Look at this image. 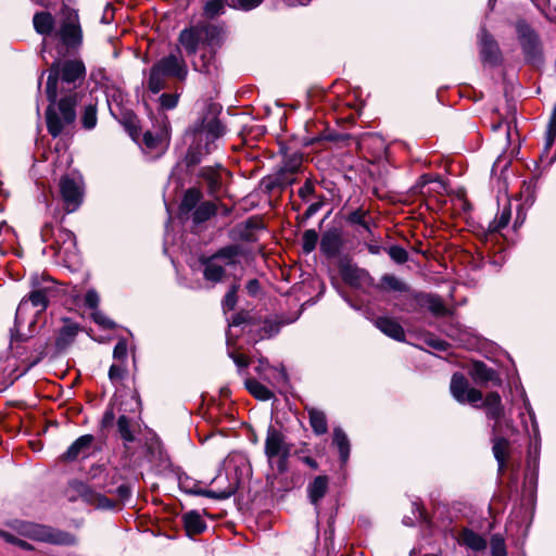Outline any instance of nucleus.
Here are the masks:
<instances>
[{
	"instance_id": "obj_1",
	"label": "nucleus",
	"mask_w": 556,
	"mask_h": 556,
	"mask_svg": "<svg viewBox=\"0 0 556 556\" xmlns=\"http://www.w3.org/2000/svg\"><path fill=\"white\" fill-rule=\"evenodd\" d=\"M86 76V67L80 60H58L48 70L46 94L48 100L58 99L59 96L77 94V88L83 84Z\"/></svg>"
},
{
	"instance_id": "obj_2",
	"label": "nucleus",
	"mask_w": 556,
	"mask_h": 556,
	"mask_svg": "<svg viewBox=\"0 0 556 556\" xmlns=\"http://www.w3.org/2000/svg\"><path fill=\"white\" fill-rule=\"evenodd\" d=\"M78 103L77 94L63 96L59 101L49 100L46 112V122L49 134L56 138L66 126L72 125L76 119L75 106Z\"/></svg>"
},
{
	"instance_id": "obj_3",
	"label": "nucleus",
	"mask_w": 556,
	"mask_h": 556,
	"mask_svg": "<svg viewBox=\"0 0 556 556\" xmlns=\"http://www.w3.org/2000/svg\"><path fill=\"white\" fill-rule=\"evenodd\" d=\"M188 68L185 60L175 53L159 60L150 70L148 89L157 93L166 87L167 77H176L184 80L187 77Z\"/></svg>"
},
{
	"instance_id": "obj_4",
	"label": "nucleus",
	"mask_w": 556,
	"mask_h": 556,
	"mask_svg": "<svg viewBox=\"0 0 556 556\" xmlns=\"http://www.w3.org/2000/svg\"><path fill=\"white\" fill-rule=\"evenodd\" d=\"M242 249L238 244H230L219 249L211 256L201 258L203 265V277L206 281L220 282L226 274V267L236 266Z\"/></svg>"
},
{
	"instance_id": "obj_5",
	"label": "nucleus",
	"mask_w": 556,
	"mask_h": 556,
	"mask_svg": "<svg viewBox=\"0 0 556 556\" xmlns=\"http://www.w3.org/2000/svg\"><path fill=\"white\" fill-rule=\"evenodd\" d=\"M31 290L28 295L24 296L16 309V315H23L27 312L28 306H33L36 313L47 309L49 301L56 293L54 281L50 278L34 275L30 278Z\"/></svg>"
},
{
	"instance_id": "obj_6",
	"label": "nucleus",
	"mask_w": 556,
	"mask_h": 556,
	"mask_svg": "<svg viewBox=\"0 0 556 556\" xmlns=\"http://www.w3.org/2000/svg\"><path fill=\"white\" fill-rule=\"evenodd\" d=\"M265 455L271 467L276 466L279 472L287 470V459L290 455V445L286 442L282 432L269 427L265 440Z\"/></svg>"
},
{
	"instance_id": "obj_7",
	"label": "nucleus",
	"mask_w": 556,
	"mask_h": 556,
	"mask_svg": "<svg viewBox=\"0 0 556 556\" xmlns=\"http://www.w3.org/2000/svg\"><path fill=\"white\" fill-rule=\"evenodd\" d=\"M62 15L60 26L54 33V38L67 50L77 49L83 41L78 13L75 10L65 9Z\"/></svg>"
},
{
	"instance_id": "obj_8",
	"label": "nucleus",
	"mask_w": 556,
	"mask_h": 556,
	"mask_svg": "<svg viewBox=\"0 0 556 556\" xmlns=\"http://www.w3.org/2000/svg\"><path fill=\"white\" fill-rule=\"evenodd\" d=\"M59 187L66 212H75L80 206L84 197L81 175L77 172L63 175L60 179Z\"/></svg>"
},
{
	"instance_id": "obj_9",
	"label": "nucleus",
	"mask_w": 556,
	"mask_h": 556,
	"mask_svg": "<svg viewBox=\"0 0 556 556\" xmlns=\"http://www.w3.org/2000/svg\"><path fill=\"white\" fill-rule=\"evenodd\" d=\"M21 532L29 539L58 545H73L76 542L74 535L67 532L33 522L22 523Z\"/></svg>"
},
{
	"instance_id": "obj_10",
	"label": "nucleus",
	"mask_w": 556,
	"mask_h": 556,
	"mask_svg": "<svg viewBox=\"0 0 556 556\" xmlns=\"http://www.w3.org/2000/svg\"><path fill=\"white\" fill-rule=\"evenodd\" d=\"M516 31L527 61L531 63L541 62L543 52L538 34L522 21L516 24Z\"/></svg>"
},
{
	"instance_id": "obj_11",
	"label": "nucleus",
	"mask_w": 556,
	"mask_h": 556,
	"mask_svg": "<svg viewBox=\"0 0 556 556\" xmlns=\"http://www.w3.org/2000/svg\"><path fill=\"white\" fill-rule=\"evenodd\" d=\"M56 255L65 263L77 264L79 261L76 237L63 227H58L52 232Z\"/></svg>"
},
{
	"instance_id": "obj_12",
	"label": "nucleus",
	"mask_w": 556,
	"mask_h": 556,
	"mask_svg": "<svg viewBox=\"0 0 556 556\" xmlns=\"http://www.w3.org/2000/svg\"><path fill=\"white\" fill-rule=\"evenodd\" d=\"M450 391L452 396L458 403H469L475 407H480L477 403L482 401V393L479 390L469 387V383L463 374L456 372L452 376Z\"/></svg>"
},
{
	"instance_id": "obj_13",
	"label": "nucleus",
	"mask_w": 556,
	"mask_h": 556,
	"mask_svg": "<svg viewBox=\"0 0 556 556\" xmlns=\"http://www.w3.org/2000/svg\"><path fill=\"white\" fill-rule=\"evenodd\" d=\"M168 147V134L165 127L156 132L147 130L143 134L142 150L151 159L162 155Z\"/></svg>"
},
{
	"instance_id": "obj_14",
	"label": "nucleus",
	"mask_w": 556,
	"mask_h": 556,
	"mask_svg": "<svg viewBox=\"0 0 556 556\" xmlns=\"http://www.w3.org/2000/svg\"><path fill=\"white\" fill-rule=\"evenodd\" d=\"M225 134L223 124L217 118H212L194 131V140L205 141V152L211 151V144Z\"/></svg>"
},
{
	"instance_id": "obj_15",
	"label": "nucleus",
	"mask_w": 556,
	"mask_h": 556,
	"mask_svg": "<svg viewBox=\"0 0 556 556\" xmlns=\"http://www.w3.org/2000/svg\"><path fill=\"white\" fill-rule=\"evenodd\" d=\"M480 56L484 64L496 65L501 60V52L497 42L493 37L481 29L479 35Z\"/></svg>"
},
{
	"instance_id": "obj_16",
	"label": "nucleus",
	"mask_w": 556,
	"mask_h": 556,
	"mask_svg": "<svg viewBox=\"0 0 556 556\" xmlns=\"http://www.w3.org/2000/svg\"><path fill=\"white\" fill-rule=\"evenodd\" d=\"M77 492L81 496L83 501L87 504L94 506L99 509H113L116 503L105 495L93 490L90 485L85 483H78L76 486Z\"/></svg>"
},
{
	"instance_id": "obj_17",
	"label": "nucleus",
	"mask_w": 556,
	"mask_h": 556,
	"mask_svg": "<svg viewBox=\"0 0 556 556\" xmlns=\"http://www.w3.org/2000/svg\"><path fill=\"white\" fill-rule=\"evenodd\" d=\"M94 441L92 434H84L76 439L62 455V459L66 462H73L77 458H85L90 455L91 447Z\"/></svg>"
},
{
	"instance_id": "obj_18",
	"label": "nucleus",
	"mask_w": 556,
	"mask_h": 556,
	"mask_svg": "<svg viewBox=\"0 0 556 556\" xmlns=\"http://www.w3.org/2000/svg\"><path fill=\"white\" fill-rule=\"evenodd\" d=\"M342 245V236L338 229H329L323 233L320 240V251L326 257H336L340 253Z\"/></svg>"
},
{
	"instance_id": "obj_19",
	"label": "nucleus",
	"mask_w": 556,
	"mask_h": 556,
	"mask_svg": "<svg viewBox=\"0 0 556 556\" xmlns=\"http://www.w3.org/2000/svg\"><path fill=\"white\" fill-rule=\"evenodd\" d=\"M200 27H190L180 31L179 45L186 50L188 55H194L198 51V47L202 41Z\"/></svg>"
},
{
	"instance_id": "obj_20",
	"label": "nucleus",
	"mask_w": 556,
	"mask_h": 556,
	"mask_svg": "<svg viewBox=\"0 0 556 556\" xmlns=\"http://www.w3.org/2000/svg\"><path fill=\"white\" fill-rule=\"evenodd\" d=\"M375 326L386 336L396 341L405 340V332L403 327L391 317H378L375 320Z\"/></svg>"
},
{
	"instance_id": "obj_21",
	"label": "nucleus",
	"mask_w": 556,
	"mask_h": 556,
	"mask_svg": "<svg viewBox=\"0 0 556 556\" xmlns=\"http://www.w3.org/2000/svg\"><path fill=\"white\" fill-rule=\"evenodd\" d=\"M182 522L188 536L204 532L207 528L205 520L197 510H190L182 515Z\"/></svg>"
},
{
	"instance_id": "obj_22",
	"label": "nucleus",
	"mask_w": 556,
	"mask_h": 556,
	"mask_svg": "<svg viewBox=\"0 0 556 556\" xmlns=\"http://www.w3.org/2000/svg\"><path fill=\"white\" fill-rule=\"evenodd\" d=\"M482 406L485 408L488 418L495 420V422H498L504 415L502 399L497 392H490L485 396Z\"/></svg>"
},
{
	"instance_id": "obj_23",
	"label": "nucleus",
	"mask_w": 556,
	"mask_h": 556,
	"mask_svg": "<svg viewBox=\"0 0 556 556\" xmlns=\"http://www.w3.org/2000/svg\"><path fill=\"white\" fill-rule=\"evenodd\" d=\"M417 304L427 307L434 315H445L447 309L441 298L434 294L418 293L415 295Z\"/></svg>"
},
{
	"instance_id": "obj_24",
	"label": "nucleus",
	"mask_w": 556,
	"mask_h": 556,
	"mask_svg": "<svg viewBox=\"0 0 556 556\" xmlns=\"http://www.w3.org/2000/svg\"><path fill=\"white\" fill-rule=\"evenodd\" d=\"M33 24L35 30L42 36L54 37V25L55 21L49 12H37L33 17Z\"/></svg>"
},
{
	"instance_id": "obj_25",
	"label": "nucleus",
	"mask_w": 556,
	"mask_h": 556,
	"mask_svg": "<svg viewBox=\"0 0 556 556\" xmlns=\"http://www.w3.org/2000/svg\"><path fill=\"white\" fill-rule=\"evenodd\" d=\"M255 370L270 382L285 383L287 381L286 370L283 368L270 367L266 359H260Z\"/></svg>"
},
{
	"instance_id": "obj_26",
	"label": "nucleus",
	"mask_w": 556,
	"mask_h": 556,
	"mask_svg": "<svg viewBox=\"0 0 556 556\" xmlns=\"http://www.w3.org/2000/svg\"><path fill=\"white\" fill-rule=\"evenodd\" d=\"M124 100L125 94L119 89L113 87L106 89V102L109 110L115 118H118L119 116H127V113H124L123 110Z\"/></svg>"
},
{
	"instance_id": "obj_27",
	"label": "nucleus",
	"mask_w": 556,
	"mask_h": 556,
	"mask_svg": "<svg viewBox=\"0 0 556 556\" xmlns=\"http://www.w3.org/2000/svg\"><path fill=\"white\" fill-rule=\"evenodd\" d=\"M78 330L77 324L66 320L56 334V348L63 350L68 346L75 340Z\"/></svg>"
},
{
	"instance_id": "obj_28",
	"label": "nucleus",
	"mask_w": 556,
	"mask_h": 556,
	"mask_svg": "<svg viewBox=\"0 0 556 556\" xmlns=\"http://www.w3.org/2000/svg\"><path fill=\"white\" fill-rule=\"evenodd\" d=\"M343 280L353 287H358L367 277L368 274L354 265H345L341 268Z\"/></svg>"
},
{
	"instance_id": "obj_29",
	"label": "nucleus",
	"mask_w": 556,
	"mask_h": 556,
	"mask_svg": "<svg viewBox=\"0 0 556 556\" xmlns=\"http://www.w3.org/2000/svg\"><path fill=\"white\" fill-rule=\"evenodd\" d=\"M306 410L313 431L318 435L325 434L328 431V424L325 413L315 407H307Z\"/></svg>"
},
{
	"instance_id": "obj_30",
	"label": "nucleus",
	"mask_w": 556,
	"mask_h": 556,
	"mask_svg": "<svg viewBox=\"0 0 556 556\" xmlns=\"http://www.w3.org/2000/svg\"><path fill=\"white\" fill-rule=\"evenodd\" d=\"M494 457L498 465V471L502 472L506 466V458L509 451V442L505 438H495L492 447Z\"/></svg>"
},
{
	"instance_id": "obj_31",
	"label": "nucleus",
	"mask_w": 556,
	"mask_h": 556,
	"mask_svg": "<svg viewBox=\"0 0 556 556\" xmlns=\"http://www.w3.org/2000/svg\"><path fill=\"white\" fill-rule=\"evenodd\" d=\"M328 489V479L324 476H318L314 479V481L308 485V496L311 502L314 505H317L318 502L325 496Z\"/></svg>"
},
{
	"instance_id": "obj_32",
	"label": "nucleus",
	"mask_w": 556,
	"mask_h": 556,
	"mask_svg": "<svg viewBox=\"0 0 556 556\" xmlns=\"http://www.w3.org/2000/svg\"><path fill=\"white\" fill-rule=\"evenodd\" d=\"M459 542L472 551H482L486 547L485 540L480 534L468 529L462 532Z\"/></svg>"
},
{
	"instance_id": "obj_33",
	"label": "nucleus",
	"mask_w": 556,
	"mask_h": 556,
	"mask_svg": "<svg viewBox=\"0 0 556 556\" xmlns=\"http://www.w3.org/2000/svg\"><path fill=\"white\" fill-rule=\"evenodd\" d=\"M200 31L203 45H206L210 48H214L219 45L223 36V29L220 27L215 25H204L200 27Z\"/></svg>"
},
{
	"instance_id": "obj_34",
	"label": "nucleus",
	"mask_w": 556,
	"mask_h": 556,
	"mask_svg": "<svg viewBox=\"0 0 556 556\" xmlns=\"http://www.w3.org/2000/svg\"><path fill=\"white\" fill-rule=\"evenodd\" d=\"M182 488L185 489L186 492H188L190 494L201 495V496H205V497H208V498H215V500L228 498L235 492L233 488H228L227 490L219 491V492H216V491H213V490L202 489V488H200L198 485H194L191 489H187V486H185V485H182Z\"/></svg>"
},
{
	"instance_id": "obj_35",
	"label": "nucleus",
	"mask_w": 556,
	"mask_h": 556,
	"mask_svg": "<svg viewBox=\"0 0 556 556\" xmlns=\"http://www.w3.org/2000/svg\"><path fill=\"white\" fill-rule=\"evenodd\" d=\"M510 218H511V207H510V204L507 203L501 208L498 215L494 218V220L490 223L489 231L490 232L501 231L502 229H504L505 227L508 226Z\"/></svg>"
},
{
	"instance_id": "obj_36",
	"label": "nucleus",
	"mask_w": 556,
	"mask_h": 556,
	"mask_svg": "<svg viewBox=\"0 0 556 556\" xmlns=\"http://www.w3.org/2000/svg\"><path fill=\"white\" fill-rule=\"evenodd\" d=\"M333 443L339 450L341 462L345 464L350 455V442L342 429L336 428L333 430Z\"/></svg>"
},
{
	"instance_id": "obj_37",
	"label": "nucleus",
	"mask_w": 556,
	"mask_h": 556,
	"mask_svg": "<svg viewBox=\"0 0 556 556\" xmlns=\"http://www.w3.org/2000/svg\"><path fill=\"white\" fill-rule=\"evenodd\" d=\"M245 387L248 391L257 400L268 401L274 396V393L267 387L255 379H247Z\"/></svg>"
},
{
	"instance_id": "obj_38",
	"label": "nucleus",
	"mask_w": 556,
	"mask_h": 556,
	"mask_svg": "<svg viewBox=\"0 0 556 556\" xmlns=\"http://www.w3.org/2000/svg\"><path fill=\"white\" fill-rule=\"evenodd\" d=\"M192 65L197 72L205 74L211 73L212 68L215 67L213 53L211 51L202 52L194 58Z\"/></svg>"
},
{
	"instance_id": "obj_39",
	"label": "nucleus",
	"mask_w": 556,
	"mask_h": 556,
	"mask_svg": "<svg viewBox=\"0 0 556 556\" xmlns=\"http://www.w3.org/2000/svg\"><path fill=\"white\" fill-rule=\"evenodd\" d=\"M472 378L478 383L488 382L494 380L496 378V374L485 364L478 362L473 364Z\"/></svg>"
},
{
	"instance_id": "obj_40",
	"label": "nucleus",
	"mask_w": 556,
	"mask_h": 556,
	"mask_svg": "<svg viewBox=\"0 0 556 556\" xmlns=\"http://www.w3.org/2000/svg\"><path fill=\"white\" fill-rule=\"evenodd\" d=\"M216 214V205L213 202H204L199 205L193 212V222L201 224L210 219Z\"/></svg>"
},
{
	"instance_id": "obj_41",
	"label": "nucleus",
	"mask_w": 556,
	"mask_h": 556,
	"mask_svg": "<svg viewBox=\"0 0 556 556\" xmlns=\"http://www.w3.org/2000/svg\"><path fill=\"white\" fill-rule=\"evenodd\" d=\"M200 176L206 180L211 193H216L220 188L219 173L213 167H203L200 170Z\"/></svg>"
},
{
	"instance_id": "obj_42",
	"label": "nucleus",
	"mask_w": 556,
	"mask_h": 556,
	"mask_svg": "<svg viewBox=\"0 0 556 556\" xmlns=\"http://www.w3.org/2000/svg\"><path fill=\"white\" fill-rule=\"evenodd\" d=\"M228 0H206L203 11L204 15L208 18H214L225 13Z\"/></svg>"
},
{
	"instance_id": "obj_43",
	"label": "nucleus",
	"mask_w": 556,
	"mask_h": 556,
	"mask_svg": "<svg viewBox=\"0 0 556 556\" xmlns=\"http://www.w3.org/2000/svg\"><path fill=\"white\" fill-rule=\"evenodd\" d=\"M201 142L197 141V143H193L187 154H186V163L187 166H194L201 162V159L203 155L207 154L208 152H205V146L201 147Z\"/></svg>"
},
{
	"instance_id": "obj_44",
	"label": "nucleus",
	"mask_w": 556,
	"mask_h": 556,
	"mask_svg": "<svg viewBox=\"0 0 556 556\" xmlns=\"http://www.w3.org/2000/svg\"><path fill=\"white\" fill-rule=\"evenodd\" d=\"M348 222L351 224H354V225L362 226L364 228V230L367 231L368 233L371 232L369 215H368V212H366V211L356 210V211L352 212L348 216Z\"/></svg>"
},
{
	"instance_id": "obj_45",
	"label": "nucleus",
	"mask_w": 556,
	"mask_h": 556,
	"mask_svg": "<svg viewBox=\"0 0 556 556\" xmlns=\"http://www.w3.org/2000/svg\"><path fill=\"white\" fill-rule=\"evenodd\" d=\"M381 282L386 288L393 291L406 292L408 290L407 285L394 275H383Z\"/></svg>"
},
{
	"instance_id": "obj_46",
	"label": "nucleus",
	"mask_w": 556,
	"mask_h": 556,
	"mask_svg": "<svg viewBox=\"0 0 556 556\" xmlns=\"http://www.w3.org/2000/svg\"><path fill=\"white\" fill-rule=\"evenodd\" d=\"M318 242V233L315 229H307L302 236V248L306 254L316 249Z\"/></svg>"
},
{
	"instance_id": "obj_47",
	"label": "nucleus",
	"mask_w": 556,
	"mask_h": 556,
	"mask_svg": "<svg viewBox=\"0 0 556 556\" xmlns=\"http://www.w3.org/2000/svg\"><path fill=\"white\" fill-rule=\"evenodd\" d=\"M97 109L93 104H88L85 106L83 116H81V123L84 128L90 130L93 129L97 125Z\"/></svg>"
},
{
	"instance_id": "obj_48",
	"label": "nucleus",
	"mask_w": 556,
	"mask_h": 556,
	"mask_svg": "<svg viewBox=\"0 0 556 556\" xmlns=\"http://www.w3.org/2000/svg\"><path fill=\"white\" fill-rule=\"evenodd\" d=\"M117 428H118V432H119L122 439L125 442H132L135 440V437L130 429V420L127 416H125V415L119 416V418L117 420Z\"/></svg>"
},
{
	"instance_id": "obj_49",
	"label": "nucleus",
	"mask_w": 556,
	"mask_h": 556,
	"mask_svg": "<svg viewBox=\"0 0 556 556\" xmlns=\"http://www.w3.org/2000/svg\"><path fill=\"white\" fill-rule=\"evenodd\" d=\"M201 199V192L198 189H189L182 199L181 207L185 211H191Z\"/></svg>"
},
{
	"instance_id": "obj_50",
	"label": "nucleus",
	"mask_w": 556,
	"mask_h": 556,
	"mask_svg": "<svg viewBox=\"0 0 556 556\" xmlns=\"http://www.w3.org/2000/svg\"><path fill=\"white\" fill-rule=\"evenodd\" d=\"M279 329H280V327H279L278 323L270 320V319H266L263 323V326L260 328V333L257 336V339L263 340V339L271 338L273 336H275L279 332Z\"/></svg>"
},
{
	"instance_id": "obj_51",
	"label": "nucleus",
	"mask_w": 556,
	"mask_h": 556,
	"mask_svg": "<svg viewBox=\"0 0 556 556\" xmlns=\"http://www.w3.org/2000/svg\"><path fill=\"white\" fill-rule=\"evenodd\" d=\"M263 0H228V7L235 10L250 11L257 8Z\"/></svg>"
},
{
	"instance_id": "obj_52",
	"label": "nucleus",
	"mask_w": 556,
	"mask_h": 556,
	"mask_svg": "<svg viewBox=\"0 0 556 556\" xmlns=\"http://www.w3.org/2000/svg\"><path fill=\"white\" fill-rule=\"evenodd\" d=\"M492 556H507L504 539L500 535H493L491 539Z\"/></svg>"
},
{
	"instance_id": "obj_53",
	"label": "nucleus",
	"mask_w": 556,
	"mask_h": 556,
	"mask_svg": "<svg viewBox=\"0 0 556 556\" xmlns=\"http://www.w3.org/2000/svg\"><path fill=\"white\" fill-rule=\"evenodd\" d=\"M388 254L397 264H403L408 260L407 251L400 245H392L389 249Z\"/></svg>"
},
{
	"instance_id": "obj_54",
	"label": "nucleus",
	"mask_w": 556,
	"mask_h": 556,
	"mask_svg": "<svg viewBox=\"0 0 556 556\" xmlns=\"http://www.w3.org/2000/svg\"><path fill=\"white\" fill-rule=\"evenodd\" d=\"M302 163L301 156L294 154L290 156L283 164L282 170L288 173H295L299 170Z\"/></svg>"
},
{
	"instance_id": "obj_55",
	"label": "nucleus",
	"mask_w": 556,
	"mask_h": 556,
	"mask_svg": "<svg viewBox=\"0 0 556 556\" xmlns=\"http://www.w3.org/2000/svg\"><path fill=\"white\" fill-rule=\"evenodd\" d=\"M113 357L118 362H124L127 357V342L119 340L114 348Z\"/></svg>"
},
{
	"instance_id": "obj_56",
	"label": "nucleus",
	"mask_w": 556,
	"mask_h": 556,
	"mask_svg": "<svg viewBox=\"0 0 556 556\" xmlns=\"http://www.w3.org/2000/svg\"><path fill=\"white\" fill-rule=\"evenodd\" d=\"M160 103L163 109L172 110L178 103V97L176 94L163 93L160 97Z\"/></svg>"
},
{
	"instance_id": "obj_57",
	"label": "nucleus",
	"mask_w": 556,
	"mask_h": 556,
	"mask_svg": "<svg viewBox=\"0 0 556 556\" xmlns=\"http://www.w3.org/2000/svg\"><path fill=\"white\" fill-rule=\"evenodd\" d=\"M84 302L85 305L88 306L89 308L96 309L100 302L98 292L93 289L88 290L87 293L85 294Z\"/></svg>"
},
{
	"instance_id": "obj_58",
	"label": "nucleus",
	"mask_w": 556,
	"mask_h": 556,
	"mask_svg": "<svg viewBox=\"0 0 556 556\" xmlns=\"http://www.w3.org/2000/svg\"><path fill=\"white\" fill-rule=\"evenodd\" d=\"M237 303V287L232 286L231 289L226 293L223 305L227 309H233Z\"/></svg>"
},
{
	"instance_id": "obj_59",
	"label": "nucleus",
	"mask_w": 556,
	"mask_h": 556,
	"mask_svg": "<svg viewBox=\"0 0 556 556\" xmlns=\"http://www.w3.org/2000/svg\"><path fill=\"white\" fill-rule=\"evenodd\" d=\"M125 374V366L123 364H113L109 370V378L111 381L121 380Z\"/></svg>"
},
{
	"instance_id": "obj_60",
	"label": "nucleus",
	"mask_w": 556,
	"mask_h": 556,
	"mask_svg": "<svg viewBox=\"0 0 556 556\" xmlns=\"http://www.w3.org/2000/svg\"><path fill=\"white\" fill-rule=\"evenodd\" d=\"M92 317H93V320L102 326L103 328H108V329H111L114 327V323L112 320H110L108 317H105L101 312L99 311H96L93 312L92 314Z\"/></svg>"
},
{
	"instance_id": "obj_61",
	"label": "nucleus",
	"mask_w": 556,
	"mask_h": 556,
	"mask_svg": "<svg viewBox=\"0 0 556 556\" xmlns=\"http://www.w3.org/2000/svg\"><path fill=\"white\" fill-rule=\"evenodd\" d=\"M229 356L233 359L239 369L247 368L250 364L249 358L243 354H235L233 352H229Z\"/></svg>"
},
{
	"instance_id": "obj_62",
	"label": "nucleus",
	"mask_w": 556,
	"mask_h": 556,
	"mask_svg": "<svg viewBox=\"0 0 556 556\" xmlns=\"http://www.w3.org/2000/svg\"><path fill=\"white\" fill-rule=\"evenodd\" d=\"M116 493L121 498H128L130 496V488L127 484H121L116 489Z\"/></svg>"
},
{
	"instance_id": "obj_63",
	"label": "nucleus",
	"mask_w": 556,
	"mask_h": 556,
	"mask_svg": "<svg viewBox=\"0 0 556 556\" xmlns=\"http://www.w3.org/2000/svg\"><path fill=\"white\" fill-rule=\"evenodd\" d=\"M429 345H431L432 348L439 350V351H444L446 349V342L442 341V340H439V339H434V340H430L429 341Z\"/></svg>"
},
{
	"instance_id": "obj_64",
	"label": "nucleus",
	"mask_w": 556,
	"mask_h": 556,
	"mask_svg": "<svg viewBox=\"0 0 556 556\" xmlns=\"http://www.w3.org/2000/svg\"><path fill=\"white\" fill-rule=\"evenodd\" d=\"M314 188L309 182H306L303 187L300 188L299 194L302 198H306L308 194L313 192Z\"/></svg>"
}]
</instances>
